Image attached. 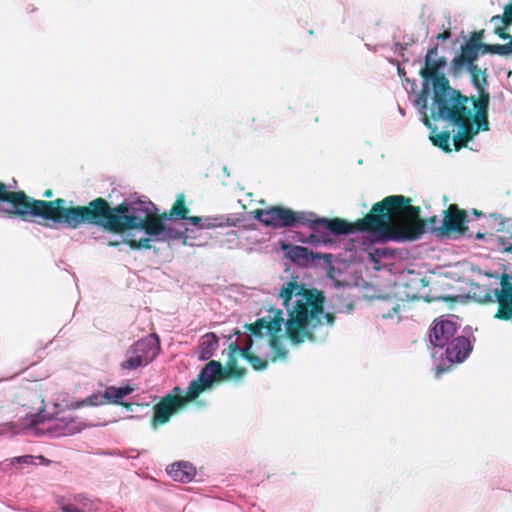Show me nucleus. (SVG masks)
<instances>
[{
    "instance_id": "nucleus-30",
    "label": "nucleus",
    "mask_w": 512,
    "mask_h": 512,
    "mask_svg": "<svg viewBox=\"0 0 512 512\" xmlns=\"http://www.w3.org/2000/svg\"><path fill=\"white\" fill-rule=\"evenodd\" d=\"M326 231H329L332 233L329 229H323L320 232H316L313 230V233L308 236L307 239L301 240L303 243H312V244H319V243H325L330 241V239L327 237Z\"/></svg>"
},
{
    "instance_id": "nucleus-39",
    "label": "nucleus",
    "mask_w": 512,
    "mask_h": 512,
    "mask_svg": "<svg viewBox=\"0 0 512 512\" xmlns=\"http://www.w3.org/2000/svg\"><path fill=\"white\" fill-rule=\"evenodd\" d=\"M53 196V191L51 189H47L44 193H43V197L44 198H51Z\"/></svg>"
},
{
    "instance_id": "nucleus-26",
    "label": "nucleus",
    "mask_w": 512,
    "mask_h": 512,
    "mask_svg": "<svg viewBox=\"0 0 512 512\" xmlns=\"http://www.w3.org/2000/svg\"><path fill=\"white\" fill-rule=\"evenodd\" d=\"M436 128H434L432 130V133H431V136H430V139L433 143L434 146L442 149L444 152L446 153H449L451 152V147H450V132L449 131H441V132H438L436 134H434L436 132Z\"/></svg>"
},
{
    "instance_id": "nucleus-1",
    "label": "nucleus",
    "mask_w": 512,
    "mask_h": 512,
    "mask_svg": "<svg viewBox=\"0 0 512 512\" xmlns=\"http://www.w3.org/2000/svg\"><path fill=\"white\" fill-rule=\"evenodd\" d=\"M152 202L123 201L111 207L106 199L98 197L87 205L74 206L69 229H77L84 224L94 225L116 234L134 229L142 230L151 238L169 241L184 239L185 232L178 231L165 225L167 219H162L157 213L151 212Z\"/></svg>"
},
{
    "instance_id": "nucleus-18",
    "label": "nucleus",
    "mask_w": 512,
    "mask_h": 512,
    "mask_svg": "<svg viewBox=\"0 0 512 512\" xmlns=\"http://www.w3.org/2000/svg\"><path fill=\"white\" fill-rule=\"evenodd\" d=\"M495 24L494 34L503 40H511V35L507 32L506 27L512 25V2L504 6L503 14L494 15L490 19Z\"/></svg>"
},
{
    "instance_id": "nucleus-8",
    "label": "nucleus",
    "mask_w": 512,
    "mask_h": 512,
    "mask_svg": "<svg viewBox=\"0 0 512 512\" xmlns=\"http://www.w3.org/2000/svg\"><path fill=\"white\" fill-rule=\"evenodd\" d=\"M202 393V388L194 380L190 382L186 394L182 395L180 387H174L153 406L150 425L153 429L167 424L172 416L178 414L188 402L194 401Z\"/></svg>"
},
{
    "instance_id": "nucleus-20",
    "label": "nucleus",
    "mask_w": 512,
    "mask_h": 512,
    "mask_svg": "<svg viewBox=\"0 0 512 512\" xmlns=\"http://www.w3.org/2000/svg\"><path fill=\"white\" fill-rule=\"evenodd\" d=\"M167 473L173 480L187 483L195 477L196 470L188 462H177L167 467Z\"/></svg>"
},
{
    "instance_id": "nucleus-17",
    "label": "nucleus",
    "mask_w": 512,
    "mask_h": 512,
    "mask_svg": "<svg viewBox=\"0 0 512 512\" xmlns=\"http://www.w3.org/2000/svg\"><path fill=\"white\" fill-rule=\"evenodd\" d=\"M129 349L140 357L142 362L147 365L154 360L158 353V346L151 338L140 339L135 342Z\"/></svg>"
},
{
    "instance_id": "nucleus-15",
    "label": "nucleus",
    "mask_w": 512,
    "mask_h": 512,
    "mask_svg": "<svg viewBox=\"0 0 512 512\" xmlns=\"http://www.w3.org/2000/svg\"><path fill=\"white\" fill-rule=\"evenodd\" d=\"M444 213L442 234L448 232L464 233L467 230L465 226L467 213L465 210L459 209L456 204H451Z\"/></svg>"
},
{
    "instance_id": "nucleus-36",
    "label": "nucleus",
    "mask_w": 512,
    "mask_h": 512,
    "mask_svg": "<svg viewBox=\"0 0 512 512\" xmlns=\"http://www.w3.org/2000/svg\"><path fill=\"white\" fill-rule=\"evenodd\" d=\"M485 31L483 29L474 31L471 33L470 38L467 42L477 46L478 44L482 43V39L484 37Z\"/></svg>"
},
{
    "instance_id": "nucleus-12",
    "label": "nucleus",
    "mask_w": 512,
    "mask_h": 512,
    "mask_svg": "<svg viewBox=\"0 0 512 512\" xmlns=\"http://www.w3.org/2000/svg\"><path fill=\"white\" fill-rule=\"evenodd\" d=\"M445 346V356L448 365H437V376L447 371L453 364L463 362L469 356L472 350V345L469 339L464 336L455 337Z\"/></svg>"
},
{
    "instance_id": "nucleus-3",
    "label": "nucleus",
    "mask_w": 512,
    "mask_h": 512,
    "mask_svg": "<svg viewBox=\"0 0 512 512\" xmlns=\"http://www.w3.org/2000/svg\"><path fill=\"white\" fill-rule=\"evenodd\" d=\"M278 296L288 312L286 336L293 344L317 341L322 338L318 330L324 324L333 326L335 316L324 311L325 296L321 290L291 280L283 284Z\"/></svg>"
},
{
    "instance_id": "nucleus-43",
    "label": "nucleus",
    "mask_w": 512,
    "mask_h": 512,
    "mask_svg": "<svg viewBox=\"0 0 512 512\" xmlns=\"http://www.w3.org/2000/svg\"><path fill=\"white\" fill-rule=\"evenodd\" d=\"M392 310H393V312H394V313L398 314V312H399V306H395V307H393V309H392Z\"/></svg>"
},
{
    "instance_id": "nucleus-34",
    "label": "nucleus",
    "mask_w": 512,
    "mask_h": 512,
    "mask_svg": "<svg viewBox=\"0 0 512 512\" xmlns=\"http://www.w3.org/2000/svg\"><path fill=\"white\" fill-rule=\"evenodd\" d=\"M58 504L62 512H88L86 509V503L82 507H78L74 504L63 503L62 500H58Z\"/></svg>"
},
{
    "instance_id": "nucleus-6",
    "label": "nucleus",
    "mask_w": 512,
    "mask_h": 512,
    "mask_svg": "<svg viewBox=\"0 0 512 512\" xmlns=\"http://www.w3.org/2000/svg\"><path fill=\"white\" fill-rule=\"evenodd\" d=\"M66 200H37L28 196L24 191H12L0 181V215L6 218H19L23 221H32L40 217L46 227L63 225L69 227L74 206L66 207Z\"/></svg>"
},
{
    "instance_id": "nucleus-16",
    "label": "nucleus",
    "mask_w": 512,
    "mask_h": 512,
    "mask_svg": "<svg viewBox=\"0 0 512 512\" xmlns=\"http://www.w3.org/2000/svg\"><path fill=\"white\" fill-rule=\"evenodd\" d=\"M253 341L250 336L246 339V344L243 347H238L236 343H231L229 348L232 353H239L253 369L257 371L265 370L268 366V361L260 358L251 352Z\"/></svg>"
},
{
    "instance_id": "nucleus-4",
    "label": "nucleus",
    "mask_w": 512,
    "mask_h": 512,
    "mask_svg": "<svg viewBox=\"0 0 512 512\" xmlns=\"http://www.w3.org/2000/svg\"><path fill=\"white\" fill-rule=\"evenodd\" d=\"M393 199L388 198L384 202H377L373 204L370 212L362 219L350 223L340 218L326 219L317 218L313 219V214L303 211H294L290 208L275 205L266 209H256L252 211L253 218L258 220L261 224L274 229L296 227L298 225L308 226L311 230L320 232L323 229H329L333 235H347L355 232L356 230H375L380 227V219L375 215L388 207V204Z\"/></svg>"
},
{
    "instance_id": "nucleus-29",
    "label": "nucleus",
    "mask_w": 512,
    "mask_h": 512,
    "mask_svg": "<svg viewBox=\"0 0 512 512\" xmlns=\"http://www.w3.org/2000/svg\"><path fill=\"white\" fill-rule=\"evenodd\" d=\"M289 256L293 261L308 260L311 256V252L306 247L293 246L289 251Z\"/></svg>"
},
{
    "instance_id": "nucleus-19",
    "label": "nucleus",
    "mask_w": 512,
    "mask_h": 512,
    "mask_svg": "<svg viewBox=\"0 0 512 512\" xmlns=\"http://www.w3.org/2000/svg\"><path fill=\"white\" fill-rule=\"evenodd\" d=\"M495 241L503 253L512 254V220L505 219L496 231Z\"/></svg>"
},
{
    "instance_id": "nucleus-35",
    "label": "nucleus",
    "mask_w": 512,
    "mask_h": 512,
    "mask_svg": "<svg viewBox=\"0 0 512 512\" xmlns=\"http://www.w3.org/2000/svg\"><path fill=\"white\" fill-rule=\"evenodd\" d=\"M85 403L93 406L106 404L103 394H93L84 400Z\"/></svg>"
},
{
    "instance_id": "nucleus-38",
    "label": "nucleus",
    "mask_w": 512,
    "mask_h": 512,
    "mask_svg": "<svg viewBox=\"0 0 512 512\" xmlns=\"http://www.w3.org/2000/svg\"><path fill=\"white\" fill-rule=\"evenodd\" d=\"M17 461L23 462V463H31L32 456H30V455L22 456V457L17 458Z\"/></svg>"
},
{
    "instance_id": "nucleus-25",
    "label": "nucleus",
    "mask_w": 512,
    "mask_h": 512,
    "mask_svg": "<svg viewBox=\"0 0 512 512\" xmlns=\"http://www.w3.org/2000/svg\"><path fill=\"white\" fill-rule=\"evenodd\" d=\"M477 50L479 54L507 56L512 54V39L506 44H486L482 42L477 45Z\"/></svg>"
},
{
    "instance_id": "nucleus-24",
    "label": "nucleus",
    "mask_w": 512,
    "mask_h": 512,
    "mask_svg": "<svg viewBox=\"0 0 512 512\" xmlns=\"http://www.w3.org/2000/svg\"><path fill=\"white\" fill-rule=\"evenodd\" d=\"M218 345L219 341L215 333L208 332L203 335L199 344V358L201 360L210 359L218 348Z\"/></svg>"
},
{
    "instance_id": "nucleus-45",
    "label": "nucleus",
    "mask_w": 512,
    "mask_h": 512,
    "mask_svg": "<svg viewBox=\"0 0 512 512\" xmlns=\"http://www.w3.org/2000/svg\"><path fill=\"white\" fill-rule=\"evenodd\" d=\"M383 317L384 318H392V314L388 313V314H383Z\"/></svg>"
},
{
    "instance_id": "nucleus-42",
    "label": "nucleus",
    "mask_w": 512,
    "mask_h": 512,
    "mask_svg": "<svg viewBox=\"0 0 512 512\" xmlns=\"http://www.w3.org/2000/svg\"><path fill=\"white\" fill-rule=\"evenodd\" d=\"M473 213H474L475 215H477V216L482 215V212H481V211H478L477 209H474V210H473Z\"/></svg>"
},
{
    "instance_id": "nucleus-32",
    "label": "nucleus",
    "mask_w": 512,
    "mask_h": 512,
    "mask_svg": "<svg viewBox=\"0 0 512 512\" xmlns=\"http://www.w3.org/2000/svg\"><path fill=\"white\" fill-rule=\"evenodd\" d=\"M430 86H431L430 84L422 82V89L416 99V104L423 109H426V107H427Z\"/></svg>"
},
{
    "instance_id": "nucleus-33",
    "label": "nucleus",
    "mask_w": 512,
    "mask_h": 512,
    "mask_svg": "<svg viewBox=\"0 0 512 512\" xmlns=\"http://www.w3.org/2000/svg\"><path fill=\"white\" fill-rule=\"evenodd\" d=\"M186 220H188L192 225H194L200 229L210 228V227L215 226V224L211 223L209 221V219L204 220L202 217H199V216H192V217L188 216V218Z\"/></svg>"
},
{
    "instance_id": "nucleus-10",
    "label": "nucleus",
    "mask_w": 512,
    "mask_h": 512,
    "mask_svg": "<svg viewBox=\"0 0 512 512\" xmlns=\"http://www.w3.org/2000/svg\"><path fill=\"white\" fill-rule=\"evenodd\" d=\"M485 300L498 303V310L494 315L496 319L512 320V276L502 273L500 289H494L493 295L487 294Z\"/></svg>"
},
{
    "instance_id": "nucleus-28",
    "label": "nucleus",
    "mask_w": 512,
    "mask_h": 512,
    "mask_svg": "<svg viewBox=\"0 0 512 512\" xmlns=\"http://www.w3.org/2000/svg\"><path fill=\"white\" fill-rule=\"evenodd\" d=\"M140 366H145L139 356L134 354L131 349H128L126 352V360L121 363V368L123 370H134Z\"/></svg>"
},
{
    "instance_id": "nucleus-27",
    "label": "nucleus",
    "mask_w": 512,
    "mask_h": 512,
    "mask_svg": "<svg viewBox=\"0 0 512 512\" xmlns=\"http://www.w3.org/2000/svg\"><path fill=\"white\" fill-rule=\"evenodd\" d=\"M270 346L273 351V355L271 358L272 362L277 361L278 359H285L288 351L283 347L279 337L277 334L270 335Z\"/></svg>"
},
{
    "instance_id": "nucleus-5",
    "label": "nucleus",
    "mask_w": 512,
    "mask_h": 512,
    "mask_svg": "<svg viewBox=\"0 0 512 512\" xmlns=\"http://www.w3.org/2000/svg\"><path fill=\"white\" fill-rule=\"evenodd\" d=\"M388 198L394 199L386 209L376 212L375 215L380 219V227L375 230H359L360 232H370L386 241L411 242L419 239L429 225L432 231L442 234V226L437 227V216L429 217L424 220L421 218V208L411 205V199L403 195H390L382 199L384 202Z\"/></svg>"
},
{
    "instance_id": "nucleus-31",
    "label": "nucleus",
    "mask_w": 512,
    "mask_h": 512,
    "mask_svg": "<svg viewBox=\"0 0 512 512\" xmlns=\"http://www.w3.org/2000/svg\"><path fill=\"white\" fill-rule=\"evenodd\" d=\"M151 238H141L139 240L135 239H127L125 243L133 250L139 249H150L152 246L150 244Z\"/></svg>"
},
{
    "instance_id": "nucleus-11",
    "label": "nucleus",
    "mask_w": 512,
    "mask_h": 512,
    "mask_svg": "<svg viewBox=\"0 0 512 512\" xmlns=\"http://www.w3.org/2000/svg\"><path fill=\"white\" fill-rule=\"evenodd\" d=\"M16 399L26 409L25 415L32 418V423L38 424L42 422L43 416L41 413L44 411L45 404L42 395L36 388L26 387L21 389L17 393Z\"/></svg>"
},
{
    "instance_id": "nucleus-23",
    "label": "nucleus",
    "mask_w": 512,
    "mask_h": 512,
    "mask_svg": "<svg viewBox=\"0 0 512 512\" xmlns=\"http://www.w3.org/2000/svg\"><path fill=\"white\" fill-rule=\"evenodd\" d=\"M83 424L80 421H77L74 417L62 416L60 418L55 419V423L51 428L57 429L60 431L62 435H71L77 432H80L83 429Z\"/></svg>"
},
{
    "instance_id": "nucleus-14",
    "label": "nucleus",
    "mask_w": 512,
    "mask_h": 512,
    "mask_svg": "<svg viewBox=\"0 0 512 512\" xmlns=\"http://www.w3.org/2000/svg\"><path fill=\"white\" fill-rule=\"evenodd\" d=\"M269 319L262 317L257 319L252 324H246L249 332L256 337H263V330H266L269 335L278 334L281 331L284 323L283 311L281 309H271Z\"/></svg>"
},
{
    "instance_id": "nucleus-22",
    "label": "nucleus",
    "mask_w": 512,
    "mask_h": 512,
    "mask_svg": "<svg viewBox=\"0 0 512 512\" xmlns=\"http://www.w3.org/2000/svg\"><path fill=\"white\" fill-rule=\"evenodd\" d=\"M189 212L190 209L186 205L184 193H179L171 209L159 215L162 219L185 220L188 218Z\"/></svg>"
},
{
    "instance_id": "nucleus-46",
    "label": "nucleus",
    "mask_w": 512,
    "mask_h": 512,
    "mask_svg": "<svg viewBox=\"0 0 512 512\" xmlns=\"http://www.w3.org/2000/svg\"><path fill=\"white\" fill-rule=\"evenodd\" d=\"M223 171H224V173H227V175H229V173L227 172V167L226 166L223 167Z\"/></svg>"
},
{
    "instance_id": "nucleus-13",
    "label": "nucleus",
    "mask_w": 512,
    "mask_h": 512,
    "mask_svg": "<svg viewBox=\"0 0 512 512\" xmlns=\"http://www.w3.org/2000/svg\"><path fill=\"white\" fill-rule=\"evenodd\" d=\"M457 331V324L447 316L436 318L429 331V341L434 347L443 348L454 339Z\"/></svg>"
},
{
    "instance_id": "nucleus-7",
    "label": "nucleus",
    "mask_w": 512,
    "mask_h": 512,
    "mask_svg": "<svg viewBox=\"0 0 512 512\" xmlns=\"http://www.w3.org/2000/svg\"><path fill=\"white\" fill-rule=\"evenodd\" d=\"M479 53L477 46L466 42L461 46L459 55L453 58L451 65L455 72L460 71L464 66L467 67L473 85L477 88L478 96H471L470 106L473 109V122L478 132L480 130H489L488 109L490 103V94L485 89L487 85L486 69L481 70L475 63Z\"/></svg>"
},
{
    "instance_id": "nucleus-41",
    "label": "nucleus",
    "mask_w": 512,
    "mask_h": 512,
    "mask_svg": "<svg viewBox=\"0 0 512 512\" xmlns=\"http://www.w3.org/2000/svg\"><path fill=\"white\" fill-rule=\"evenodd\" d=\"M227 235H228V236H232V237L236 238L237 233H236V231H234V230H230L229 232H227Z\"/></svg>"
},
{
    "instance_id": "nucleus-2",
    "label": "nucleus",
    "mask_w": 512,
    "mask_h": 512,
    "mask_svg": "<svg viewBox=\"0 0 512 512\" xmlns=\"http://www.w3.org/2000/svg\"><path fill=\"white\" fill-rule=\"evenodd\" d=\"M447 65L444 56H438V47L427 50L424 65L419 71L423 83L430 84L433 91L431 114L434 120L449 122L458 128L453 136L456 151L466 147L478 133L473 122V109L468 96L450 86L443 72Z\"/></svg>"
},
{
    "instance_id": "nucleus-9",
    "label": "nucleus",
    "mask_w": 512,
    "mask_h": 512,
    "mask_svg": "<svg viewBox=\"0 0 512 512\" xmlns=\"http://www.w3.org/2000/svg\"><path fill=\"white\" fill-rule=\"evenodd\" d=\"M231 354L233 353L231 352ZM246 373L247 370L244 367H239L235 357L230 355L225 367L219 361H209L194 381L198 383L203 392L210 389L216 381L241 379Z\"/></svg>"
},
{
    "instance_id": "nucleus-21",
    "label": "nucleus",
    "mask_w": 512,
    "mask_h": 512,
    "mask_svg": "<svg viewBox=\"0 0 512 512\" xmlns=\"http://www.w3.org/2000/svg\"><path fill=\"white\" fill-rule=\"evenodd\" d=\"M134 390L135 388L130 385H126L123 387L109 386L105 389L103 393V398L106 400V404L112 403L130 409L131 404L122 402L121 399L131 394Z\"/></svg>"
},
{
    "instance_id": "nucleus-44",
    "label": "nucleus",
    "mask_w": 512,
    "mask_h": 512,
    "mask_svg": "<svg viewBox=\"0 0 512 512\" xmlns=\"http://www.w3.org/2000/svg\"><path fill=\"white\" fill-rule=\"evenodd\" d=\"M476 237H477L478 239H482V238H484V234H482V233H477Z\"/></svg>"
},
{
    "instance_id": "nucleus-40",
    "label": "nucleus",
    "mask_w": 512,
    "mask_h": 512,
    "mask_svg": "<svg viewBox=\"0 0 512 512\" xmlns=\"http://www.w3.org/2000/svg\"><path fill=\"white\" fill-rule=\"evenodd\" d=\"M424 124L431 128L430 120L428 119L427 115H424Z\"/></svg>"
},
{
    "instance_id": "nucleus-37",
    "label": "nucleus",
    "mask_w": 512,
    "mask_h": 512,
    "mask_svg": "<svg viewBox=\"0 0 512 512\" xmlns=\"http://www.w3.org/2000/svg\"><path fill=\"white\" fill-rule=\"evenodd\" d=\"M450 37H451L450 30H445L444 32L437 35L438 40H446V39H449Z\"/></svg>"
}]
</instances>
